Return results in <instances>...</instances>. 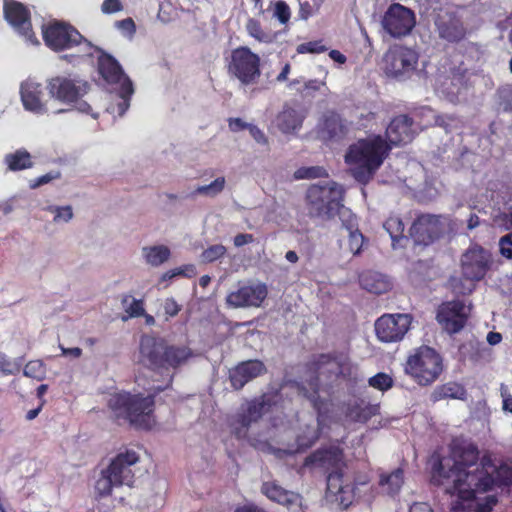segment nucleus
Wrapping results in <instances>:
<instances>
[{"label":"nucleus","instance_id":"f257e3e1","mask_svg":"<svg viewBox=\"0 0 512 512\" xmlns=\"http://www.w3.org/2000/svg\"><path fill=\"white\" fill-rule=\"evenodd\" d=\"M454 459L452 467L446 470L442 460L432 468V481L442 485L444 480H452L446 488L456 500L451 503L450 512H492L498 502L495 495L478 499L477 493H485L494 487H508L512 484V465L506 462L496 464L490 455H483L479 465L478 447L466 440L454 441L451 446Z\"/></svg>","mask_w":512,"mask_h":512},{"label":"nucleus","instance_id":"f03ea898","mask_svg":"<svg viewBox=\"0 0 512 512\" xmlns=\"http://www.w3.org/2000/svg\"><path fill=\"white\" fill-rule=\"evenodd\" d=\"M359 380L358 366L353 363L349 353L331 351L313 355L304 365V377L287 382V385L296 389L299 396L309 401L317 414V427L306 426L297 435L296 452L311 448L321 436L328 412V400L321 397L320 392L331 395L340 388L342 382L356 385Z\"/></svg>","mask_w":512,"mask_h":512},{"label":"nucleus","instance_id":"7ed1b4c3","mask_svg":"<svg viewBox=\"0 0 512 512\" xmlns=\"http://www.w3.org/2000/svg\"><path fill=\"white\" fill-rule=\"evenodd\" d=\"M313 466L327 473V490L338 496L340 503L348 507L354 499L357 484L348 483L344 479L346 463L343 448L330 445L316 449L303 462V467Z\"/></svg>","mask_w":512,"mask_h":512},{"label":"nucleus","instance_id":"20e7f679","mask_svg":"<svg viewBox=\"0 0 512 512\" xmlns=\"http://www.w3.org/2000/svg\"><path fill=\"white\" fill-rule=\"evenodd\" d=\"M390 150L391 145L382 136L374 135L352 144L345 155V162L351 166L355 180L366 184L383 164Z\"/></svg>","mask_w":512,"mask_h":512},{"label":"nucleus","instance_id":"39448f33","mask_svg":"<svg viewBox=\"0 0 512 512\" xmlns=\"http://www.w3.org/2000/svg\"><path fill=\"white\" fill-rule=\"evenodd\" d=\"M154 395L144 396L120 391L110 395L108 407L117 421L123 420L137 429L150 430L153 427Z\"/></svg>","mask_w":512,"mask_h":512},{"label":"nucleus","instance_id":"423d86ee","mask_svg":"<svg viewBox=\"0 0 512 512\" xmlns=\"http://www.w3.org/2000/svg\"><path fill=\"white\" fill-rule=\"evenodd\" d=\"M139 362L154 372L177 369L192 357L187 346L170 345L162 338L143 336L140 340Z\"/></svg>","mask_w":512,"mask_h":512},{"label":"nucleus","instance_id":"0eeeda50","mask_svg":"<svg viewBox=\"0 0 512 512\" xmlns=\"http://www.w3.org/2000/svg\"><path fill=\"white\" fill-rule=\"evenodd\" d=\"M444 369L441 355L429 346H420L409 355L405 364V372L418 385L428 386L434 383Z\"/></svg>","mask_w":512,"mask_h":512},{"label":"nucleus","instance_id":"6e6552de","mask_svg":"<svg viewBox=\"0 0 512 512\" xmlns=\"http://www.w3.org/2000/svg\"><path fill=\"white\" fill-rule=\"evenodd\" d=\"M454 229V222L450 215L421 213L412 222L409 234L415 245L427 247Z\"/></svg>","mask_w":512,"mask_h":512},{"label":"nucleus","instance_id":"1a4fd4ad","mask_svg":"<svg viewBox=\"0 0 512 512\" xmlns=\"http://www.w3.org/2000/svg\"><path fill=\"white\" fill-rule=\"evenodd\" d=\"M226 71L230 78L243 86L256 84L261 77V59L247 46L233 49L226 57Z\"/></svg>","mask_w":512,"mask_h":512},{"label":"nucleus","instance_id":"9d476101","mask_svg":"<svg viewBox=\"0 0 512 512\" xmlns=\"http://www.w3.org/2000/svg\"><path fill=\"white\" fill-rule=\"evenodd\" d=\"M340 191L334 181L326 185H311L306 192L308 215L323 220L333 219L339 209Z\"/></svg>","mask_w":512,"mask_h":512},{"label":"nucleus","instance_id":"9b49d317","mask_svg":"<svg viewBox=\"0 0 512 512\" xmlns=\"http://www.w3.org/2000/svg\"><path fill=\"white\" fill-rule=\"evenodd\" d=\"M419 54L412 48L394 44L383 56V70L398 80L409 79L417 70Z\"/></svg>","mask_w":512,"mask_h":512},{"label":"nucleus","instance_id":"f8f14e48","mask_svg":"<svg viewBox=\"0 0 512 512\" xmlns=\"http://www.w3.org/2000/svg\"><path fill=\"white\" fill-rule=\"evenodd\" d=\"M43 40L47 47L59 52L85 43L88 49L92 44L72 25L65 22H54L43 27Z\"/></svg>","mask_w":512,"mask_h":512},{"label":"nucleus","instance_id":"ddd939ff","mask_svg":"<svg viewBox=\"0 0 512 512\" xmlns=\"http://www.w3.org/2000/svg\"><path fill=\"white\" fill-rule=\"evenodd\" d=\"M493 263L489 250L478 244H472L462 255L461 272L465 281L477 282L482 280Z\"/></svg>","mask_w":512,"mask_h":512},{"label":"nucleus","instance_id":"4468645a","mask_svg":"<svg viewBox=\"0 0 512 512\" xmlns=\"http://www.w3.org/2000/svg\"><path fill=\"white\" fill-rule=\"evenodd\" d=\"M89 88L87 81L66 76L53 77L47 84L50 96L66 104L78 102L87 94Z\"/></svg>","mask_w":512,"mask_h":512},{"label":"nucleus","instance_id":"2eb2a0df","mask_svg":"<svg viewBox=\"0 0 512 512\" xmlns=\"http://www.w3.org/2000/svg\"><path fill=\"white\" fill-rule=\"evenodd\" d=\"M412 317L405 313L384 314L375 322V333L383 343L401 341L410 329Z\"/></svg>","mask_w":512,"mask_h":512},{"label":"nucleus","instance_id":"dca6fc26","mask_svg":"<svg viewBox=\"0 0 512 512\" xmlns=\"http://www.w3.org/2000/svg\"><path fill=\"white\" fill-rule=\"evenodd\" d=\"M415 24L414 12L399 3L391 4L382 19L383 28L393 38L407 36Z\"/></svg>","mask_w":512,"mask_h":512},{"label":"nucleus","instance_id":"f3484780","mask_svg":"<svg viewBox=\"0 0 512 512\" xmlns=\"http://www.w3.org/2000/svg\"><path fill=\"white\" fill-rule=\"evenodd\" d=\"M470 308L464 301L456 299L441 303L437 309L436 320L449 334L460 332L467 324Z\"/></svg>","mask_w":512,"mask_h":512},{"label":"nucleus","instance_id":"a211bd4d","mask_svg":"<svg viewBox=\"0 0 512 512\" xmlns=\"http://www.w3.org/2000/svg\"><path fill=\"white\" fill-rule=\"evenodd\" d=\"M268 296L265 283L242 285L226 296V304L232 308L260 307Z\"/></svg>","mask_w":512,"mask_h":512},{"label":"nucleus","instance_id":"6ab92c4d","mask_svg":"<svg viewBox=\"0 0 512 512\" xmlns=\"http://www.w3.org/2000/svg\"><path fill=\"white\" fill-rule=\"evenodd\" d=\"M434 24L439 37L447 42H460L467 33L461 17L454 11L441 9L436 15Z\"/></svg>","mask_w":512,"mask_h":512},{"label":"nucleus","instance_id":"aec40b11","mask_svg":"<svg viewBox=\"0 0 512 512\" xmlns=\"http://www.w3.org/2000/svg\"><path fill=\"white\" fill-rule=\"evenodd\" d=\"M5 17L8 22L24 37L30 44H39V41L32 30L29 10L20 2L10 1L4 7Z\"/></svg>","mask_w":512,"mask_h":512},{"label":"nucleus","instance_id":"412c9836","mask_svg":"<svg viewBox=\"0 0 512 512\" xmlns=\"http://www.w3.org/2000/svg\"><path fill=\"white\" fill-rule=\"evenodd\" d=\"M281 399V388L274 389L248 401L246 406L242 407L238 413L241 414L248 423L252 424L259 421L263 415L277 406Z\"/></svg>","mask_w":512,"mask_h":512},{"label":"nucleus","instance_id":"4be33fe9","mask_svg":"<svg viewBox=\"0 0 512 512\" xmlns=\"http://www.w3.org/2000/svg\"><path fill=\"white\" fill-rule=\"evenodd\" d=\"M139 461L138 454L133 450H126L119 453L106 468L116 484L132 486L134 473L132 466Z\"/></svg>","mask_w":512,"mask_h":512},{"label":"nucleus","instance_id":"5701e85b","mask_svg":"<svg viewBox=\"0 0 512 512\" xmlns=\"http://www.w3.org/2000/svg\"><path fill=\"white\" fill-rule=\"evenodd\" d=\"M266 373L267 368L263 361L250 359L239 362L229 370V381L233 389L241 390L247 383Z\"/></svg>","mask_w":512,"mask_h":512},{"label":"nucleus","instance_id":"b1692460","mask_svg":"<svg viewBox=\"0 0 512 512\" xmlns=\"http://www.w3.org/2000/svg\"><path fill=\"white\" fill-rule=\"evenodd\" d=\"M414 121L407 114L395 116L386 128V138L389 145L399 146L410 143L415 135Z\"/></svg>","mask_w":512,"mask_h":512},{"label":"nucleus","instance_id":"393cba45","mask_svg":"<svg viewBox=\"0 0 512 512\" xmlns=\"http://www.w3.org/2000/svg\"><path fill=\"white\" fill-rule=\"evenodd\" d=\"M88 50H94L98 53L97 56V70L98 73L101 75V77L108 83V84H117L125 80V78H128L124 71L119 64V62L110 54L106 53L101 48L95 47L92 45V49ZM88 56H92V52H87Z\"/></svg>","mask_w":512,"mask_h":512},{"label":"nucleus","instance_id":"a878e982","mask_svg":"<svg viewBox=\"0 0 512 512\" xmlns=\"http://www.w3.org/2000/svg\"><path fill=\"white\" fill-rule=\"evenodd\" d=\"M20 96L25 110L37 114L47 111L46 105L43 102L44 88L42 84L27 79L21 83Z\"/></svg>","mask_w":512,"mask_h":512},{"label":"nucleus","instance_id":"bb28decb","mask_svg":"<svg viewBox=\"0 0 512 512\" xmlns=\"http://www.w3.org/2000/svg\"><path fill=\"white\" fill-rule=\"evenodd\" d=\"M261 492L271 501L287 508L297 505L301 500L298 493L283 488L275 481L264 482L261 486Z\"/></svg>","mask_w":512,"mask_h":512},{"label":"nucleus","instance_id":"cd10ccee","mask_svg":"<svg viewBox=\"0 0 512 512\" xmlns=\"http://www.w3.org/2000/svg\"><path fill=\"white\" fill-rule=\"evenodd\" d=\"M305 116L303 109L285 104L282 111L277 115V126L283 133L294 132L301 128Z\"/></svg>","mask_w":512,"mask_h":512},{"label":"nucleus","instance_id":"c85d7f7f","mask_svg":"<svg viewBox=\"0 0 512 512\" xmlns=\"http://www.w3.org/2000/svg\"><path fill=\"white\" fill-rule=\"evenodd\" d=\"M468 393L464 385L457 382H447L438 385L431 393V401L438 402L445 399H457L465 401Z\"/></svg>","mask_w":512,"mask_h":512},{"label":"nucleus","instance_id":"c756f323","mask_svg":"<svg viewBox=\"0 0 512 512\" xmlns=\"http://www.w3.org/2000/svg\"><path fill=\"white\" fill-rule=\"evenodd\" d=\"M378 404L354 403L348 405L345 415L348 419L356 423H367L372 417L379 414Z\"/></svg>","mask_w":512,"mask_h":512},{"label":"nucleus","instance_id":"7c9ffc66","mask_svg":"<svg viewBox=\"0 0 512 512\" xmlns=\"http://www.w3.org/2000/svg\"><path fill=\"white\" fill-rule=\"evenodd\" d=\"M379 486L389 496L398 495L404 484V471L401 468L393 470L391 473H381L379 476Z\"/></svg>","mask_w":512,"mask_h":512},{"label":"nucleus","instance_id":"2f4dec72","mask_svg":"<svg viewBox=\"0 0 512 512\" xmlns=\"http://www.w3.org/2000/svg\"><path fill=\"white\" fill-rule=\"evenodd\" d=\"M360 284L365 290L374 294L385 293L390 288V283L387 280L373 272L363 273L360 276Z\"/></svg>","mask_w":512,"mask_h":512},{"label":"nucleus","instance_id":"473e14b6","mask_svg":"<svg viewBox=\"0 0 512 512\" xmlns=\"http://www.w3.org/2000/svg\"><path fill=\"white\" fill-rule=\"evenodd\" d=\"M322 131L327 134L329 139H335L345 134L346 127L338 114L329 112L324 115Z\"/></svg>","mask_w":512,"mask_h":512},{"label":"nucleus","instance_id":"72a5a7b5","mask_svg":"<svg viewBox=\"0 0 512 512\" xmlns=\"http://www.w3.org/2000/svg\"><path fill=\"white\" fill-rule=\"evenodd\" d=\"M4 162L11 171L25 170L33 166L31 154L25 149H19L14 153L7 154Z\"/></svg>","mask_w":512,"mask_h":512},{"label":"nucleus","instance_id":"f704fd0d","mask_svg":"<svg viewBox=\"0 0 512 512\" xmlns=\"http://www.w3.org/2000/svg\"><path fill=\"white\" fill-rule=\"evenodd\" d=\"M143 254L148 264L160 266L170 257V249L164 245H156L143 248Z\"/></svg>","mask_w":512,"mask_h":512},{"label":"nucleus","instance_id":"c9c22d12","mask_svg":"<svg viewBox=\"0 0 512 512\" xmlns=\"http://www.w3.org/2000/svg\"><path fill=\"white\" fill-rule=\"evenodd\" d=\"M121 303L130 318L140 317L145 313L143 301L134 299L130 295H123Z\"/></svg>","mask_w":512,"mask_h":512},{"label":"nucleus","instance_id":"e433bc0d","mask_svg":"<svg viewBox=\"0 0 512 512\" xmlns=\"http://www.w3.org/2000/svg\"><path fill=\"white\" fill-rule=\"evenodd\" d=\"M114 486L119 485L116 484L112 476L105 469L101 472L100 478L96 481L95 491L99 497L109 496Z\"/></svg>","mask_w":512,"mask_h":512},{"label":"nucleus","instance_id":"4c0bfd02","mask_svg":"<svg viewBox=\"0 0 512 512\" xmlns=\"http://www.w3.org/2000/svg\"><path fill=\"white\" fill-rule=\"evenodd\" d=\"M336 215L339 216L343 228H345L348 232L359 230L356 215H354L350 209L346 208L342 204V199L339 201V209Z\"/></svg>","mask_w":512,"mask_h":512},{"label":"nucleus","instance_id":"58836bf2","mask_svg":"<svg viewBox=\"0 0 512 512\" xmlns=\"http://www.w3.org/2000/svg\"><path fill=\"white\" fill-rule=\"evenodd\" d=\"M326 177H328V172L321 166L300 167L294 172V178L297 180Z\"/></svg>","mask_w":512,"mask_h":512},{"label":"nucleus","instance_id":"ea45409f","mask_svg":"<svg viewBox=\"0 0 512 512\" xmlns=\"http://www.w3.org/2000/svg\"><path fill=\"white\" fill-rule=\"evenodd\" d=\"M231 433L237 439H245L248 435L249 428L251 426L250 423L239 413L235 415V417L231 420L230 424Z\"/></svg>","mask_w":512,"mask_h":512},{"label":"nucleus","instance_id":"a19ab883","mask_svg":"<svg viewBox=\"0 0 512 512\" xmlns=\"http://www.w3.org/2000/svg\"><path fill=\"white\" fill-rule=\"evenodd\" d=\"M368 384L374 389L385 392L393 387L394 380L387 373L379 372L368 379Z\"/></svg>","mask_w":512,"mask_h":512},{"label":"nucleus","instance_id":"79ce46f5","mask_svg":"<svg viewBox=\"0 0 512 512\" xmlns=\"http://www.w3.org/2000/svg\"><path fill=\"white\" fill-rule=\"evenodd\" d=\"M133 84L129 78H125L120 86V96L122 101L117 104L119 115H123L129 107V100L133 94Z\"/></svg>","mask_w":512,"mask_h":512},{"label":"nucleus","instance_id":"37998d69","mask_svg":"<svg viewBox=\"0 0 512 512\" xmlns=\"http://www.w3.org/2000/svg\"><path fill=\"white\" fill-rule=\"evenodd\" d=\"M246 30L251 37L259 42L270 41V35L263 30L260 21L257 19L249 18L246 23Z\"/></svg>","mask_w":512,"mask_h":512},{"label":"nucleus","instance_id":"c03bdc74","mask_svg":"<svg viewBox=\"0 0 512 512\" xmlns=\"http://www.w3.org/2000/svg\"><path fill=\"white\" fill-rule=\"evenodd\" d=\"M227 249L222 244L211 245L206 248L201 254V260L204 263H212L226 254Z\"/></svg>","mask_w":512,"mask_h":512},{"label":"nucleus","instance_id":"a18cd8bd","mask_svg":"<svg viewBox=\"0 0 512 512\" xmlns=\"http://www.w3.org/2000/svg\"><path fill=\"white\" fill-rule=\"evenodd\" d=\"M225 186V178L218 177L208 185L199 186L193 194H204L208 196H215L222 192Z\"/></svg>","mask_w":512,"mask_h":512},{"label":"nucleus","instance_id":"49530a36","mask_svg":"<svg viewBox=\"0 0 512 512\" xmlns=\"http://www.w3.org/2000/svg\"><path fill=\"white\" fill-rule=\"evenodd\" d=\"M327 50L322 40L308 41L297 46L298 54H320Z\"/></svg>","mask_w":512,"mask_h":512},{"label":"nucleus","instance_id":"de8ad7c7","mask_svg":"<svg viewBox=\"0 0 512 512\" xmlns=\"http://www.w3.org/2000/svg\"><path fill=\"white\" fill-rule=\"evenodd\" d=\"M364 240H365V238H364L363 234L360 232V230L348 232L347 249L353 255L360 254L362 247H363Z\"/></svg>","mask_w":512,"mask_h":512},{"label":"nucleus","instance_id":"09e8293b","mask_svg":"<svg viewBox=\"0 0 512 512\" xmlns=\"http://www.w3.org/2000/svg\"><path fill=\"white\" fill-rule=\"evenodd\" d=\"M384 228L389 233L392 240H396L404 232V224L398 217H389L384 222Z\"/></svg>","mask_w":512,"mask_h":512},{"label":"nucleus","instance_id":"8fccbe9b","mask_svg":"<svg viewBox=\"0 0 512 512\" xmlns=\"http://www.w3.org/2000/svg\"><path fill=\"white\" fill-rule=\"evenodd\" d=\"M274 5L273 15L281 24H287L291 17V10L288 4L283 0L271 2Z\"/></svg>","mask_w":512,"mask_h":512},{"label":"nucleus","instance_id":"3c124183","mask_svg":"<svg viewBox=\"0 0 512 512\" xmlns=\"http://www.w3.org/2000/svg\"><path fill=\"white\" fill-rule=\"evenodd\" d=\"M464 278H457L453 277L450 279V286L453 293L457 295H468L470 294L474 288H475V282L469 281V284L466 285L464 283Z\"/></svg>","mask_w":512,"mask_h":512},{"label":"nucleus","instance_id":"603ef678","mask_svg":"<svg viewBox=\"0 0 512 512\" xmlns=\"http://www.w3.org/2000/svg\"><path fill=\"white\" fill-rule=\"evenodd\" d=\"M196 275V267L193 264H187L183 267L175 268L163 274V280L172 279L175 276L194 277Z\"/></svg>","mask_w":512,"mask_h":512},{"label":"nucleus","instance_id":"864d4df0","mask_svg":"<svg viewBox=\"0 0 512 512\" xmlns=\"http://www.w3.org/2000/svg\"><path fill=\"white\" fill-rule=\"evenodd\" d=\"M115 27L128 38H132L136 33V24L131 17L116 21Z\"/></svg>","mask_w":512,"mask_h":512},{"label":"nucleus","instance_id":"5fc2aeb1","mask_svg":"<svg viewBox=\"0 0 512 512\" xmlns=\"http://www.w3.org/2000/svg\"><path fill=\"white\" fill-rule=\"evenodd\" d=\"M512 90L510 88H499L497 90V99L498 105L502 107L503 111L509 112L512 111V100H511Z\"/></svg>","mask_w":512,"mask_h":512},{"label":"nucleus","instance_id":"6e6d98bb","mask_svg":"<svg viewBox=\"0 0 512 512\" xmlns=\"http://www.w3.org/2000/svg\"><path fill=\"white\" fill-rule=\"evenodd\" d=\"M19 371V366L14 363L5 353L0 352V373L3 375H14Z\"/></svg>","mask_w":512,"mask_h":512},{"label":"nucleus","instance_id":"4d7b16f0","mask_svg":"<svg viewBox=\"0 0 512 512\" xmlns=\"http://www.w3.org/2000/svg\"><path fill=\"white\" fill-rule=\"evenodd\" d=\"M43 373L44 368L40 361H30L24 367V375L27 377L41 379Z\"/></svg>","mask_w":512,"mask_h":512},{"label":"nucleus","instance_id":"13d9d810","mask_svg":"<svg viewBox=\"0 0 512 512\" xmlns=\"http://www.w3.org/2000/svg\"><path fill=\"white\" fill-rule=\"evenodd\" d=\"M500 254L509 260H512V232L502 236L499 240Z\"/></svg>","mask_w":512,"mask_h":512},{"label":"nucleus","instance_id":"bf43d9fd","mask_svg":"<svg viewBox=\"0 0 512 512\" xmlns=\"http://www.w3.org/2000/svg\"><path fill=\"white\" fill-rule=\"evenodd\" d=\"M51 210L55 213L54 221H69L73 217V211L71 206H62V207H55L51 208Z\"/></svg>","mask_w":512,"mask_h":512},{"label":"nucleus","instance_id":"052dcab7","mask_svg":"<svg viewBox=\"0 0 512 512\" xmlns=\"http://www.w3.org/2000/svg\"><path fill=\"white\" fill-rule=\"evenodd\" d=\"M123 10L121 0H104L101 5V11L104 14H114Z\"/></svg>","mask_w":512,"mask_h":512},{"label":"nucleus","instance_id":"680f3d73","mask_svg":"<svg viewBox=\"0 0 512 512\" xmlns=\"http://www.w3.org/2000/svg\"><path fill=\"white\" fill-rule=\"evenodd\" d=\"M60 177L59 172H49L30 181V188L35 189Z\"/></svg>","mask_w":512,"mask_h":512},{"label":"nucleus","instance_id":"e2e57ef3","mask_svg":"<svg viewBox=\"0 0 512 512\" xmlns=\"http://www.w3.org/2000/svg\"><path fill=\"white\" fill-rule=\"evenodd\" d=\"M181 310V306L173 299V298H167L164 303V311L165 314L174 317L176 316Z\"/></svg>","mask_w":512,"mask_h":512},{"label":"nucleus","instance_id":"0e129e2a","mask_svg":"<svg viewBox=\"0 0 512 512\" xmlns=\"http://www.w3.org/2000/svg\"><path fill=\"white\" fill-rule=\"evenodd\" d=\"M234 512H268V511L265 510L264 508L256 505L253 502H248L243 505H238L234 509Z\"/></svg>","mask_w":512,"mask_h":512},{"label":"nucleus","instance_id":"69168bd1","mask_svg":"<svg viewBox=\"0 0 512 512\" xmlns=\"http://www.w3.org/2000/svg\"><path fill=\"white\" fill-rule=\"evenodd\" d=\"M233 242L236 247H241L254 242V236L249 233H240L234 237Z\"/></svg>","mask_w":512,"mask_h":512},{"label":"nucleus","instance_id":"338daca9","mask_svg":"<svg viewBox=\"0 0 512 512\" xmlns=\"http://www.w3.org/2000/svg\"><path fill=\"white\" fill-rule=\"evenodd\" d=\"M456 120L453 116L448 115H438L435 117V124L437 126L443 127L446 131H449L451 128V123Z\"/></svg>","mask_w":512,"mask_h":512},{"label":"nucleus","instance_id":"774afa93","mask_svg":"<svg viewBox=\"0 0 512 512\" xmlns=\"http://www.w3.org/2000/svg\"><path fill=\"white\" fill-rule=\"evenodd\" d=\"M501 397L503 399V410L512 413V396L504 387L501 388Z\"/></svg>","mask_w":512,"mask_h":512}]
</instances>
